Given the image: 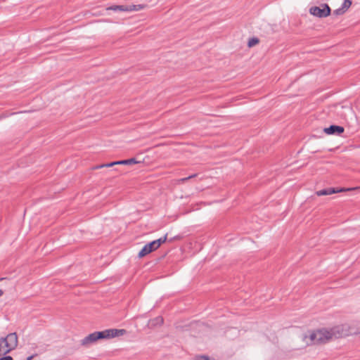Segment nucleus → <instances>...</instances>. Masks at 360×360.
Listing matches in <instances>:
<instances>
[{
	"label": "nucleus",
	"mask_w": 360,
	"mask_h": 360,
	"mask_svg": "<svg viewBox=\"0 0 360 360\" xmlns=\"http://www.w3.org/2000/svg\"><path fill=\"white\" fill-rule=\"evenodd\" d=\"M18 345V337L15 333H11L0 340V355L8 353Z\"/></svg>",
	"instance_id": "nucleus-1"
},
{
	"label": "nucleus",
	"mask_w": 360,
	"mask_h": 360,
	"mask_svg": "<svg viewBox=\"0 0 360 360\" xmlns=\"http://www.w3.org/2000/svg\"><path fill=\"white\" fill-rule=\"evenodd\" d=\"M124 333V330H117V329H111L107 330L103 332H99L97 333H94L91 335L90 338L92 340H96L101 338H115L119 335H122Z\"/></svg>",
	"instance_id": "nucleus-2"
},
{
	"label": "nucleus",
	"mask_w": 360,
	"mask_h": 360,
	"mask_svg": "<svg viewBox=\"0 0 360 360\" xmlns=\"http://www.w3.org/2000/svg\"><path fill=\"white\" fill-rule=\"evenodd\" d=\"M311 12L314 15L324 17L330 15V10L328 6H326L323 9L318 7L312 8Z\"/></svg>",
	"instance_id": "nucleus-3"
},
{
	"label": "nucleus",
	"mask_w": 360,
	"mask_h": 360,
	"mask_svg": "<svg viewBox=\"0 0 360 360\" xmlns=\"http://www.w3.org/2000/svg\"><path fill=\"white\" fill-rule=\"evenodd\" d=\"M166 240V238H163V239H158L157 240H154L151 243H150L149 244H148V246H150V249H151V252L157 250L162 243H165Z\"/></svg>",
	"instance_id": "nucleus-4"
},
{
	"label": "nucleus",
	"mask_w": 360,
	"mask_h": 360,
	"mask_svg": "<svg viewBox=\"0 0 360 360\" xmlns=\"http://www.w3.org/2000/svg\"><path fill=\"white\" fill-rule=\"evenodd\" d=\"M325 131L327 134H334V133L341 134L344 131V129H343V127H339V126H331L329 128L326 129Z\"/></svg>",
	"instance_id": "nucleus-5"
},
{
	"label": "nucleus",
	"mask_w": 360,
	"mask_h": 360,
	"mask_svg": "<svg viewBox=\"0 0 360 360\" xmlns=\"http://www.w3.org/2000/svg\"><path fill=\"white\" fill-rule=\"evenodd\" d=\"M150 252H151V249H150V246H148V245H146V246L143 247V248L139 252V256L144 257L145 255H146Z\"/></svg>",
	"instance_id": "nucleus-6"
},
{
	"label": "nucleus",
	"mask_w": 360,
	"mask_h": 360,
	"mask_svg": "<svg viewBox=\"0 0 360 360\" xmlns=\"http://www.w3.org/2000/svg\"><path fill=\"white\" fill-rule=\"evenodd\" d=\"M195 360H212L210 357L204 355L198 356L195 358Z\"/></svg>",
	"instance_id": "nucleus-7"
},
{
	"label": "nucleus",
	"mask_w": 360,
	"mask_h": 360,
	"mask_svg": "<svg viewBox=\"0 0 360 360\" xmlns=\"http://www.w3.org/2000/svg\"><path fill=\"white\" fill-rule=\"evenodd\" d=\"M258 43V39H252L249 41V46H252Z\"/></svg>",
	"instance_id": "nucleus-8"
},
{
	"label": "nucleus",
	"mask_w": 360,
	"mask_h": 360,
	"mask_svg": "<svg viewBox=\"0 0 360 360\" xmlns=\"http://www.w3.org/2000/svg\"><path fill=\"white\" fill-rule=\"evenodd\" d=\"M344 4H345V6L349 7L352 4V2L349 0H347V1H345Z\"/></svg>",
	"instance_id": "nucleus-9"
},
{
	"label": "nucleus",
	"mask_w": 360,
	"mask_h": 360,
	"mask_svg": "<svg viewBox=\"0 0 360 360\" xmlns=\"http://www.w3.org/2000/svg\"><path fill=\"white\" fill-rule=\"evenodd\" d=\"M0 360H13V359L11 356H5V357L0 359Z\"/></svg>",
	"instance_id": "nucleus-10"
},
{
	"label": "nucleus",
	"mask_w": 360,
	"mask_h": 360,
	"mask_svg": "<svg viewBox=\"0 0 360 360\" xmlns=\"http://www.w3.org/2000/svg\"><path fill=\"white\" fill-rule=\"evenodd\" d=\"M349 189H340L339 191H349Z\"/></svg>",
	"instance_id": "nucleus-11"
},
{
	"label": "nucleus",
	"mask_w": 360,
	"mask_h": 360,
	"mask_svg": "<svg viewBox=\"0 0 360 360\" xmlns=\"http://www.w3.org/2000/svg\"><path fill=\"white\" fill-rule=\"evenodd\" d=\"M3 294V292L0 290V296Z\"/></svg>",
	"instance_id": "nucleus-12"
},
{
	"label": "nucleus",
	"mask_w": 360,
	"mask_h": 360,
	"mask_svg": "<svg viewBox=\"0 0 360 360\" xmlns=\"http://www.w3.org/2000/svg\"><path fill=\"white\" fill-rule=\"evenodd\" d=\"M31 358H32V357H29V358H27V360H30V359H31Z\"/></svg>",
	"instance_id": "nucleus-13"
}]
</instances>
